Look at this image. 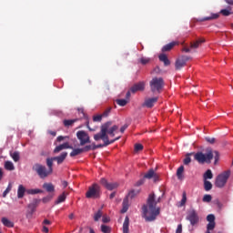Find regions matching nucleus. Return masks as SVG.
I'll use <instances>...</instances> for the list:
<instances>
[{
	"instance_id": "obj_33",
	"label": "nucleus",
	"mask_w": 233,
	"mask_h": 233,
	"mask_svg": "<svg viewBox=\"0 0 233 233\" xmlns=\"http://www.w3.org/2000/svg\"><path fill=\"white\" fill-rule=\"evenodd\" d=\"M128 210V198H125L123 201V208L121 209V213L125 214Z\"/></svg>"
},
{
	"instance_id": "obj_29",
	"label": "nucleus",
	"mask_w": 233,
	"mask_h": 233,
	"mask_svg": "<svg viewBox=\"0 0 233 233\" xmlns=\"http://www.w3.org/2000/svg\"><path fill=\"white\" fill-rule=\"evenodd\" d=\"M10 157L15 161V163H17V161H19V159H21V156L19 155V152H17V151L11 152Z\"/></svg>"
},
{
	"instance_id": "obj_6",
	"label": "nucleus",
	"mask_w": 233,
	"mask_h": 233,
	"mask_svg": "<svg viewBox=\"0 0 233 233\" xmlns=\"http://www.w3.org/2000/svg\"><path fill=\"white\" fill-rule=\"evenodd\" d=\"M33 170L38 174L39 177L45 179V177H48L52 174L54 169H46L45 166L36 164L33 167Z\"/></svg>"
},
{
	"instance_id": "obj_56",
	"label": "nucleus",
	"mask_w": 233,
	"mask_h": 233,
	"mask_svg": "<svg viewBox=\"0 0 233 233\" xmlns=\"http://www.w3.org/2000/svg\"><path fill=\"white\" fill-rule=\"evenodd\" d=\"M127 128H128V126L125 125L120 128V132L123 134V132H125L127 130Z\"/></svg>"
},
{
	"instance_id": "obj_51",
	"label": "nucleus",
	"mask_w": 233,
	"mask_h": 233,
	"mask_svg": "<svg viewBox=\"0 0 233 233\" xmlns=\"http://www.w3.org/2000/svg\"><path fill=\"white\" fill-rule=\"evenodd\" d=\"M190 161H192V160H191V158H190V154H189V155H187V156L185 157V159H184V165H188V164L190 163Z\"/></svg>"
},
{
	"instance_id": "obj_46",
	"label": "nucleus",
	"mask_w": 233,
	"mask_h": 233,
	"mask_svg": "<svg viewBox=\"0 0 233 233\" xmlns=\"http://www.w3.org/2000/svg\"><path fill=\"white\" fill-rule=\"evenodd\" d=\"M140 63H141L142 65H147V64L150 63V58H148V57H142V58L140 59Z\"/></svg>"
},
{
	"instance_id": "obj_11",
	"label": "nucleus",
	"mask_w": 233,
	"mask_h": 233,
	"mask_svg": "<svg viewBox=\"0 0 233 233\" xmlns=\"http://www.w3.org/2000/svg\"><path fill=\"white\" fill-rule=\"evenodd\" d=\"M100 183L107 190H115V188H117V187H119V184H117V182H108L105 178H101Z\"/></svg>"
},
{
	"instance_id": "obj_5",
	"label": "nucleus",
	"mask_w": 233,
	"mask_h": 233,
	"mask_svg": "<svg viewBox=\"0 0 233 233\" xmlns=\"http://www.w3.org/2000/svg\"><path fill=\"white\" fill-rule=\"evenodd\" d=\"M212 159H215L214 164H218V161H219V152L218 151H212V149L208 148L206 149L205 153V163L210 164L212 163Z\"/></svg>"
},
{
	"instance_id": "obj_63",
	"label": "nucleus",
	"mask_w": 233,
	"mask_h": 233,
	"mask_svg": "<svg viewBox=\"0 0 233 233\" xmlns=\"http://www.w3.org/2000/svg\"><path fill=\"white\" fill-rule=\"evenodd\" d=\"M3 169L0 167V181L3 179Z\"/></svg>"
},
{
	"instance_id": "obj_3",
	"label": "nucleus",
	"mask_w": 233,
	"mask_h": 233,
	"mask_svg": "<svg viewBox=\"0 0 233 233\" xmlns=\"http://www.w3.org/2000/svg\"><path fill=\"white\" fill-rule=\"evenodd\" d=\"M230 177V170L224 171L223 173H220V175H218L216 178L215 185L218 188H222L227 185V181H228V178Z\"/></svg>"
},
{
	"instance_id": "obj_44",
	"label": "nucleus",
	"mask_w": 233,
	"mask_h": 233,
	"mask_svg": "<svg viewBox=\"0 0 233 233\" xmlns=\"http://www.w3.org/2000/svg\"><path fill=\"white\" fill-rule=\"evenodd\" d=\"M116 103L119 105V106H125L128 101L127 99H117Z\"/></svg>"
},
{
	"instance_id": "obj_25",
	"label": "nucleus",
	"mask_w": 233,
	"mask_h": 233,
	"mask_svg": "<svg viewBox=\"0 0 233 233\" xmlns=\"http://www.w3.org/2000/svg\"><path fill=\"white\" fill-rule=\"evenodd\" d=\"M4 167L5 170H9V171L15 170V166H14V163L12 161H8V160L5 161L4 164Z\"/></svg>"
},
{
	"instance_id": "obj_30",
	"label": "nucleus",
	"mask_w": 233,
	"mask_h": 233,
	"mask_svg": "<svg viewBox=\"0 0 233 233\" xmlns=\"http://www.w3.org/2000/svg\"><path fill=\"white\" fill-rule=\"evenodd\" d=\"M176 46V42H171L166 46H163L162 52H168V50H172Z\"/></svg>"
},
{
	"instance_id": "obj_9",
	"label": "nucleus",
	"mask_w": 233,
	"mask_h": 233,
	"mask_svg": "<svg viewBox=\"0 0 233 233\" xmlns=\"http://www.w3.org/2000/svg\"><path fill=\"white\" fill-rule=\"evenodd\" d=\"M77 139L80 141L81 147H84V145H86V143H90V137L88 136L87 132H85L83 130L78 131L76 133Z\"/></svg>"
},
{
	"instance_id": "obj_37",
	"label": "nucleus",
	"mask_w": 233,
	"mask_h": 233,
	"mask_svg": "<svg viewBox=\"0 0 233 233\" xmlns=\"http://www.w3.org/2000/svg\"><path fill=\"white\" fill-rule=\"evenodd\" d=\"M54 161H56L55 157H51V158L46 159V164H47V167H48V170H53L52 167L54 165Z\"/></svg>"
},
{
	"instance_id": "obj_14",
	"label": "nucleus",
	"mask_w": 233,
	"mask_h": 233,
	"mask_svg": "<svg viewBox=\"0 0 233 233\" xmlns=\"http://www.w3.org/2000/svg\"><path fill=\"white\" fill-rule=\"evenodd\" d=\"M201 43H203V40H198L193 44H191L190 47H187L185 46L183 48V52H194V50H196V48H198L199 47V45H201Z\"/></svg>"
},
{
	"instance_id": "obj_41",
	"label": "nucleus",
	"mask_w": 233,
	"mask_h": 233,
	"mask_svg": "<svg viewBox=\"0 0 233 233\" xmlns=\"http://www.w3.org/2000/svg\"><path fill=\"white\" fill-rule=\"evenodd\" d=\"M12 190V184H9L6 187V189L3 193V198H6L8 194H10V191Z\"/></svg>"
},
{
	"instance_id": "obj_26",
	"label": "nucleus",
	"mask_w": 233,
	"mask_h": 233,
	"mask_svg": "<svg viewBox=\"0 0 233 233\" xmlns=\"http://www.w3.org/2000/svg\"><path fill=\"white\" fill-rule=\"evenodd\" d=\"M140 190L139 189H133L131 191H129V193L127 194L126 199H133V198H136V196H137V194H139Z\"/></svg>"
},
{
	"instance_id": "obj_24",
	"label": "nucleus",
	"mask_w": 233,
	"mask_h": 233,
	"mask_svg": "<svg viewBox=\"0 0 233 233\" xmlns=\"http://www.w3.org/2000/svg\"><path fill=\"white\" fill-rule=\"evenodd\" d=\"M66 156H68V154L64 152L59 157H55V161H57L58 165H61V163L66 159Z\"/></svg>"
},
{
	"instance_id": "obj_53",
	"label": "nucleus",
	"mask_w": 233,
	"mask_h": 233,
	"mask_svg": "<svg viewBox=\"0 0 233 233\" xmlns=\"http://www.w3.org/2000/svg\"><path fill=\"white\" fill-rule=\"evenodd\" d=\"M143 183H145V178H142V179L138 180L136 183V187H141V185H143Z\"/></svg>"
},
{
	"instance_id": "obj_57",
	"label": "nucleus",
	"mask_w": 233,
	"mask_h": 233,
	"mask_svg": "<svg viewBox=\"0 0 233 233\" xmlns=\"http://www.w3.org/2000/svg\"><path fill=\"white\" fill-rule=\"evenodd\" d=\"M42 232L48 233V228L46 226H44L42 228Z\"/></svg>"
},
{
	"instance_id": "obj_42",
	"label": "nucleus",
	"mask_w": 233,
	"mask_h": 233,
	"mask_svg": "<svg viewBox=\"0 0 233 233\" xmlns=\"http://www.w3.org/2000/svg\"><path fill=\"white\" fill-rule=\"evenodd\" d=\"M77 121L76 119H70V120H64L65 127H71V125H74Z\"/></svg>"
},
{
	"instance_id": "obj_19",
	"label": "nucleus",
	"mask_w": 233,
	"mask_h": 233,
	"mask_svg": "<svg viewBox=\"0 0 233 233\" xmlns=\"http://www.w3.org/2000/svg\"><path fill=\"white\" fill-rule=\"evenodd\" d=\"M66 148H70V144H68V142H65L64 144L57 146L54 152L55 154H57V152H61V150H66Z\"/></svg>"
},
{
	"instance_id": "obj_10",
	"label": "nucleus",
	"mask_w": 233,
	"mask_h": 233,
	"mask_svg": "<svg viewBox=\"0 0 233 233\" xmlns=\"http://www.w3.org/2000/svg\"><path fill=\"white\" fill-rule=\"evenodd\" d=\"M206 219L208 222L206 233H212V230L216 228V216H214V214H210Z\"/></svg>"
},
{
	"instance_id": "obj_48",
	"label": "nucleus",
	"mask_w": 233,
	"mask_h": 233,
	"mask_svg": "<svg viewBox=\"0 0 233 233\" xmlns=\"http://www.w3.org/2000/svg\"><path fill=\"white\" fill-rule=\"evenodd\" d=\"M140 150H143V145L136 144L135 145V152H140Z\"/></svg>"
},
{
	"instance_id": "obj_22",
	"label": "nucleus",
	"mask_w": 233,
	"mask_h": 233,
	"mask_svg": "<svg viewBox=\"0 0 233 233\" xmlns=\"http://www.w3.org/2000/svg\"><path fill=\"white\" fill-rule=\"evenodd\" d=\"M103 206L100 209L94 213L93 219L94 221H99L103 218Z\"/></svg>"
},
{
	"instance_id": "obj_20",
	"label": "nucleus",
	"mask_w": 233,
	"mask_h": 233,
	"mask_svg": "<svg viewBox=\"0 0 233 233\" xmlns=\"http://www.w3.org/2000/svg\"><path fill=\"white\" fill-rule=\"evenodd\" d=\"M139 90H145V82L137 83L131 87V92H137Z\"/></svg>"
},
{
	"instance_id": "obj_4",
	"label": "nucleus",
	"mask_w": 233,
	"mask_h": 233,
	"mask_svg": "<svg viewBox=\"0 0 233 233\" xmlns=\"http://www.w3.org/2000/svg\"><path fill=\"white\" fill-rule=\"evenodd\" d=\"M101 196V187L97 184H93L89 187L87 192L86 193V197L91 199H97Z\"/></svg>"
},
{
	"instance_id": "obj_21",
	"label": "nucleus",
	"mask_w": 233,
	"mask_h": 233,
	"mask_svg": "<svg viewBox=\"0 0 233 233\" xmlns=\"http://www.w3.org/2000/svg\"><path fill=\"white\" fill-rule=\"evenodd\" d=\"M184 172H185V167L180 166L177 170V179H179V181H183V179L185 178V176L183 175Z\"/></svg>"
},
{
	"instance_id": "obj_38",
	"label": "nucleus",
	"mask_w": 233,
	"mask_h": 233,
	"mask_svg": "<svg viewBox=\"0 0 233 233\" xmlns=\"http://www.w3.org/2000/svg\"><path fill=\"white\" fill-rule=\"evenodd\" d=\"M101 232L103 233H111L112 232V228L106 225H102L101 226Z\"/></svg>"
},
{
	"instance_id": "obj_40",
	"label": "nucleus",
	"mask_w": 233,
	"mask_h": 233,
	"mask_svg": "<svg viewBox=\"0 0 233 233\" xmlns=\"http://www.w3.org/2000/svg\"><path fill=\"white\" fill-rule=\"evenodd\" d=\"M219 18V14H212L211 16H206L205 21H210Z\"/></svg>"
},
{
	"instance_id": "obj_52",
	"label": "nucleus",
	"mask_w": 233,
	"mask_h": 233,
	"mask_svg": "<svg viewBox=\"0 0 233 233\" xmlns=\"http://www.w3.org/2000/svg\"><path fill=\"white\" fill-rule=\"evenodd\" d=\"M183 232V226L180 224L177 226L176 233H182Z\"/></svg>"
},
{
	"instance_id": "obj_54",
	"label": "nucleus",
	"mask_w": 233,
	"mask_h": 233,
	"mask_svg": "<svg viewBox=\"0 0 233 233\" xmlns=\"http://www.w3.org/2000/svg\"><path fill=\"white\" fill-rule=\"evenodd\" d=\"M50 199H52V197H45L42 201L43 203H48V201H50Z\"/></svg>"
},
{
	"instance_id": "obj_28",
	"label": "nucleus",
	"mask_w": 233,
	"mask_h": 233,
	"mask_svg": "<svg viewBox=\"0 0 233 233\" xmlns=\"http://www.w3.org/2000/svg\"><path fill=\"white\" fill-rule=\"evenodd\" d=\"M158 57H159V60L162 61V63H164L166 66H168V65H170V60H168V57H167V55L161 54Z\"/></svg>"
},
{
	"instance_id": "obj_45",
	"label": "nucleus",
	"mask_w": 233,
	"mask_h": 233,
	"mask_svg": "<svg viewBox=\"0 0 233 233\" xmlns=\"http://www.w3.org/2000/svg\"><path fill=\"white\" fill-rule=\"evenodd\" d=\"M185 203H187V193H183L182 199L180 201V207H184Z\"/></svg>"
},
{
	"instance_id": "obj_32",
	"label": "nucleus",
	"mask_w": 233,
	"mask_h": 233,
	"mask_svg": "<svg viewBox=\"0 0 233 233\" xmlns=\"http://www.w3.org/2000/svg\"><path fill=\"white\" fill-rule=\"evenodd\" d=\"M231 10H232V8H230V7H228V9H221L220 14L223 16H229L230 15L233 14V12Z\"/></svg>"
},
{
	"instance_id": "obj_23",
	"label": "nucleus",
	"mask_w": 233,
	"mask_h": 233,
	"mask_svg": "<svg viewBox=\"0 0 233 233\" xmlns=\"http://www.w3.org/2000/svg\"><path fill=\"white\" fill-rule=\"evenodd\" d=\"M43 188H45V190H46V192H55V190H56V187L52 183H44Z\"/></svg>"
},
{
	"instance_id": "obj_47",
	"label": "nucleus",
	"mask_w": 233,
	"mask_h": 233,
	"mask_svg": "<svg viewBox=\"0 0 233 233\" xmlns=\"http://www.w3.org/2000/svg\"><path fill=\"white\" fill-rule=\"evenodd\" d=\"M103 116H106V114L104 115H96L93 117L94 121H101L103 119Z\"/></svg>"
},
{
	"instance_id": "obj_60",
	"label": "nucleus",
	"mask_w": 233,
	"mask_h": 233,
	"mask_svg": "<svg viewBox=\"0 0 233 233\" xmlns=\"http://www.w3.org/2000/svg\"><path fill=\"white\" fill-rule=\"evenodd\" d=\"M226 4L233 5V0H225Z\"/></svg>"
},
{
	"instance_id": "obj_15",
	"label": "nucleus",
	"mask_w": 233,
	"mask_h": 233,
	"mask_svg": "<svg viewBox=\"0 0 233 233\" xmlns=\"http://www.w3.org/2000/svg\"><path fill=\"white\" fill-rule=\"evenodd\" d=\"M157 103V97H152V98H147L144 103V106H147V108H152L154 105Z\"/></svg>"
},
{
	"instance_id": "obj_27",
	"label": "nucleus",
	"mask_w": 233,
	"mask_h": 233,
	"mask_svg": "<svg viewBox=\"0 0 233 233\" xmlns=\"http://www.w3.org/2000/svg\"><path fill=\"white\" fill-rule=\"evenodd\" d=\"M130 225V219L128 217H126L125 221L123 223V233H128V227Z\"/></svg>"
},
{
	"instance_id": "obj_36",
	"label": "nucleus",
	"mask_w": 233,
	"mask_h": 233,
	"mask_svg": "<svg viewBox=\"0 0 233 233\" xmlns=\"http://www.w3.org/2000/svg\"><path fill=\"white\" fill-rule=\"evenodd\" d=\"M214 177V174L212 173V169H207L205 172V179H212Z\"/></svg>"
},
{
	"instance_id": "obj_17",
	"label": "nucleus",
	"mask_w": 233,
	"mask_h": 233,
	"mask_svg": "<svg viewBox=\"0 0 233 233\" xmlns=\"http://www.w3.org/2000/svg\"><path fill=\"white\" fill-rule=\"evenodd\" d=\"M26 187L23 185H19L17 188V198L18 199H23L25 198V193L26 192Z\"/></svg>"
},
{
	"instance_id": "obj_7",
	"label": "nucleus",
	"mask_w": 233,
	"mask_h": 233,
	"mask_svg": "<svg viewBox=\"0 0 233 233\" xmlns=\"http://www.w3.org/2000/svg\"><path fill=\"white\" fill-rule=\"evenodd\" d=\"M165 86V81L161 77H154L150 81V88L152 92H161Z\"/></svg>"
},
{
	"instance_id": "obj_2",
	"label": "nucleus",
	"mask_w": 233,
	"mask_h": 233,
	"mask_svg": "<svg viewBox=\"0 0 233 233\" xmlns=\"http://www.w3.org/2000/svg\"><path fill=\"white\" fill-rule=\"evenodd\" d=\"M158 201L159 198L157 201L156 195H149L147 204L144 205L142 208L143 216L146 221H154L156 218H157L160 209L159 208H157L156 205H157Z\"/></svg>"
},
{
	"instance_id": "obj_58",
	"label": "nucleus",
	"mask_w": 233,
	"mask_h": 233,
	"mask_svg": "<svg viewBox=\"0 0 233 233\" xmlns=\"http://www.w3.org/2000/svg\"><path fill=\"white\" fill-rule=\"evenodd\" d=\"M44 227H46V225H50V220L48 219H45L43 222Z\"/></svg>"
},
{
	"instance_id": "obj_43",
	"label": "nucleus",
	"mask_w": 233,
	"mask_h": 233,
	"mask_svg": "<svg viewBox=\"0 0 233 233\" xmlns=\"http://www.w3.org/2000/svg\"><path fill=\"white\" fill-rule=\"evenodd\" d=\"M205 140L210 145H214L216 143V137H206Z\"/></svg>"
},
{
	"instance_id": "obj_34",
	"label": "nucleus",
	"mask_w": 233,
	"mask_h": 233,
	"mask_svg": "<svg viewBox=\"0 0 233 233\" xmlns=\"http://www.w3.org/2000/svg\"><path fill=\"white\" fill-rule=\"evenodd\" d=\"M2 223L3 225H5V227H9L12 228L14 227V223H12V221H10L8 218H2Z\"/></svg>"
},
{
	"instance_id": "obj_55",
	"label": "nucleus",
	"mask_w": 233,
	"mask_h": 233,
	"mask_svg": "<svg viewBox=\"0 0 233 233\" xmlns=\"http://www.w3.org/2000/svg\"><path fill=\"white\" fill-rule=\"evenodd\" d=\"M213 203L217 205L218 208H221V202H219V200H213Z\"/></svg>"
},
{
	"instance_id": "obj_31",
	"label": "nucleus",
	"mask_w": 233,
	"mask_h": 233,
	"mask_svg": "<svg viewBox=\"0 0 233 233\" xmlns=\"http://www.w3.org/2000/svg\"><path fill=\"white\" fill-rule=\"evenodd\" d=\"M26 194H30L31 196H34L35 194H43V189H39V188L27 189Z\"/></svg>"
},
{
	"instance_id": "obj_35",
	"label": "nucleus",
	"mask_w": 233,
	"mask_h": 233,
	"mask_svg": "<svg viewBox=\"0 0 233 233\" xmlns=\"http://www.w3.org/2000/svg\"><path fill=\"white\" fill-rule=\"evenodd\" d=\"M66 199V194L63 193L62 195H60L58 197V198L56 201V205H59V203H63L65 202V200Z\"/></svg>"
},
{
	"instance_id": "obj_1",
	"label": "nucleus",
	"mask_w": 233,
	"mask_h": 233,
	"mask_svg": "<svg viewBox=\"0 0 233 233\" xmlns=\"http://www.w3.org/2000/svg\"><path fill=\"white\" fill-rule=\"evenodd\" d=\"M119 127L116 125L112 126V122H106L104 125L101 126V130L98 134H96L94 136L95 141H100L103 140V147H108V145H112V143H115V141H117L120 137L110 140L108 137H114L116 136V133L117 132V129Z\"/></svg>"
},
{
	"instance_id": "obj_13",
	"label": "nucleus",
	"mask_w": 233,
	"mask_h": 233,
	"mask_svg": "<svg viewBox=\"0 0 233 233\" xmlns=\"http://www.w3.org/2000/svg\"><path fill=\"white\" fill-rule=\"evenodd\" d=\"M189 156H194L195 161H198V163H200V165H203L205 163V154L202 152H198L196 154L191 153Z\"/></svg>"
},
{
	"instance_id": "obj_59",
	"label": "nucleus",
	"mask_w": 233,
	"mask_h": 233,
	"mask_svg": "<svg viewBox=\"0 0 233 233\" xmlns=\"http://www.w3.org/2000/svg\"><path fill=\"white\" fill-rule=\"evenodd\" d=\"M62 186L64 187V188H66L68 187V182L63 181Z\"/></svg>"
},
{
	"instance_id": "obj_50",
	"label": "nucleus",
	"mask_w": 233,
	"mask_h": 233,
	"mask_svg": "<svg viewBox=\"0 0 233 233\" xmlns=\"http://www.w3.org/2000/svg\"><path fill=\"white\" fill-rule=\"evenodd\" d=\"M212 201V195H205V202L210 203Z\"/></svg>"
},
{
	"instance_id": "obj_16",
	"label": "nucleus",
	"mask_w": 233,
	"mask_h": 233,
	"mask_svg": "<svg viewBox=\"0 0 233 233\" xmlns=\"http://www.w3.org/2000/svg\"><path fill=\"white\" fill-rule=\"evenodd\" d=\"M84 150H90V146L86 147V148H75L70 153L71 157H75V156H79V154H83Z\"/></svg>"
},
{
	"instance_id": "obj_62",
	"label": "nucleus",
	"mask_w": 233,
	"mask_h": 233,
	"mask_svg": "<svg viewBox=\"0 0 233 233\" xmlns=\"http://www.w3.org/2000/svg\"><path fill=\"white\" fill-rule=\"evenodd\" d=\"M109 198L110 199H114V198H116V192L111 193Z\"/></svg>"
},
{
	"instance_id": "obj_8",
	"label": "nucleus",
	"mask_w": 233,
	"mask_h": 233,
	"mask_svg": "<svg viewBox=\"0 0 233 233\" xmlns=\"http://www.w3.org/2000/svg\"><path fill=\"white\" fill-rule=\"evenodd\" d=\"M187 221L190 222V225L194 227V225H198L199 223V216L198 215V212L194 209H189L187 211Z\"/></svg>"
},
{
	"instance_id": "obj_49",
	"label": "nucleus",
	"mask_w": 233,
	"mask_h": 233,
	"mask_svg": "<svg viewBox=\"0 0 233 233\" xmlns=\"http://www.w3.org/2000/svg\"><path fill=\"white\" fill-rule=\"evenodd\" d=\"M102 221L104 223H110V217H108L107 215H103Z\"/></svg>"
},
{
	"instance_id": "obj_64",
	"label": "nucleus",
	"mask_w": 233,
	"mask_h": 233,
	"mask_svg": "<svg viewBox=\"0 0 233 233\" xmlns=\"http://www.w3.org/2000/svg\"><path fill=\"white\" fill-rule=\"evenodd\" d=\"M49 134H51V136L56 137V132L55 131H50Z\"/></svg>"
},
{
	"instance_id": "obj_61",
	"label": "nucleus",
	"mask_w": 233,
	"mask_h": 233,
	"mask_svg": "<svg viewBox=\"0 0 233 233\" xmlns=\"http://www.w3.org/2000/svg\"><path fill=\"white\" fill-rule=\"evenodd\" d=\"M66 138V137H58L57 138H56V140L58 141V142H61V141H63V139H65Z\"/></svg>"
},
{
	"instance_id": "obj_18",
	"label": "nucleus",
	"mask_w": 233,
	"mask_h": 233,
	"mask_svg": "<svg viewBox=\"0 0 233 233\" xmlns=\"http://www.w3.org/2000/svg\"><path fill=\"white\" fill-rule=\"evenodd\" d=\"M152 177L154 178V181H157V175H156V172H154V169H150L144 176V179H152Z\"/></svg>"
},
{
	"instance_id": "obj_39",
	"label": "nucleus",
	"mask_w": 233,
	"mask_h": 233,
	"mask_svg": "<svg viewBox=\"0 0 233 233\" xmlns=\"http://www.w3.org/2000/svg\"><path fill=\"white\" fill-rule=\"evenodd\" d=\"M205 190L206 191L212 190V182H210L208 180H205Z\"/></svg>"
},
{
	"instance_id": "obj_12",
	"label": "nucleus",
	"mask_w": 233,
	"mask_h": 233,
	"mask_svg": "<svg viewBox=\"0 0 233 233\" xmlns=\"http://www.w3.org/2000/svg\"><path fill=\"white\" fill-rule=\"evenodd\" d=\"M187 61H188V57H187V56H182V57L178 58L176 61L177 70H181V68H183V66H185L187 65Z\"/></svg>"
}]
</instances>
